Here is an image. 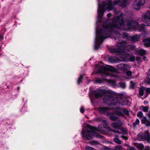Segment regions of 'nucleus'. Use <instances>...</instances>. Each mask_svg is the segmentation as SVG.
I'll use <instances>...</instances> for the list:
<instances>
[{
    "label": "nucleus",
    "instance_id": "f257e3e1",
    "mask_svg": "<svg viewBox=\"0 0 150 150\" xmlns=\"http://www.w3.org/2000/svg\"><path fill=\"white\" fill-rule=\"evenodd\" d=\"M118 14L120 16L115 17L112 23H110L108 25L103 26V28L101 30H97L95 39L94 47L96 49L99 48L104 39L109 37L108 35L110 33V34L119 35L118 33L113 32V28H119L122 25H126L129 29H138V31L144 30L145 25L144 24H142L139 27L138 23L136 22L131 21H124L123 20L122 13L119 11Z\"/></svg>",
    "mask_w": 150,
    "mask_h": 150
},
{
    "label": "nucleus",
    "instance_id": "f03ea898",
    "mask_svg": "<svg viewBox=\"0 0 150 150\" xmlns=\"http://www.w3.org/2000/svg\"><path fill=\"white\" fill-rule=\"evenodd\" d=\"M127 0H117V1H115L112 2L111 0H103L101 3L98 4V21H100V19L102 16L105 11L108 10L109 11L114 9L115 5L117 4L122 7L125 6L127 4Z\"/></svg>",
    "mask_w": 150,
    "mask_h": 150
},
{
    "label": "nucleus",
    "instance_id": "7ed1b4c3",
    "mask_svg": "<svg viewBox=\"0 0 150 150\" xmlns=\"http://www.w3.org/2000/svg\"><path fill=\"white\" fill-rule=\"evenodd\" d=\"M117 45L118 47V49H113L112 52L118 53V56H119L120 57H117V60L127 61L129 59L132 61H133L135 60V58L134 56L132 55L130 57L129 54L125 52L126 47L125 42H119L117 43Z\"/></svg>",
    "mask_w": 150,
    "mask_h": 150
},
{
    "label": "nucleus",
    "instance_id": "20e7f679",
    "mask_svg": "<svg viewBox=\"0 0 150 150\" xmlns=\"http://www.w3.org/2000/svg\"><path fill=\"white\" fill-rule=\"evenodd\" d=\"M96 130L94 129L89 125H87L86 128L83 130L81 132L82 136L88 140L93 138L96 134Z\"/></svg>",
    "mask_w": 150,
    "mask_h": 150
},
{
    "label": "nucleus",
    "instance_id": "39448f33",
    "mask_svg": "<svg viewBox=\"0 0 150 150\" xmlns=\"http://www.w3.org/2000/svg\"><path fill=\"white\" fill-rule=\"evenodd\" d=\"M98 69V72L100 73L104 74L105 76H109L111 77L114 76L112 74L113 72H117V70L112 66H109L108 67L100 65Z\"/></svg>",
    "mask_w": 150,
    "mask_h": 150
},
{
    "label": "nucleus",
    "instance_id": "423d86ee",
    "mask_svg": "<svg viewBox=\"0 0 150 150\" xmlns=\"http://www.w3.org/2000/svg\"><path fill=\"white\" fill-rule=\"evenodd\" d=\"M137 139L141 141L147 140L148 142L150 143V135L149 131H146L143 133H139L137 136Z\"/></svg>",
    "mask_w": 150,
    "mask_h": 150
},
{
    "label": "nucleus",
    "instance_id": "0eeeda50",
    "mask_svg": "<svg viewBox=\"0 0 150 150\" xmlns=\"http://www.w3.org/2000/svg\"><path fill=\"white\" fill-rule=\"evenodd\" d=\"M114 108H115V107L113 105V103H111L108 105V107H99L98 109V110L100 113L104 114H106L107 115L109 116L111 115V113L108 112V111L110 109Z\"/></svg>",
    "mask_w": 150,
    "mask_h": 150
},
{
    "label": "nucleus",
    "instance_id": "6e6552de",
    "mask_svg": "<svg viewBox=\"0 0 150 150\" xmlns=\"http://www.w3.org/2000/svg\"><path fill=\"white\" fill-rule=\"evenodd\" d=\"M128 102V100L127 99H120L115 103H113V105L115 109H118L120 107L119 105L123 106L126 105Z\"/></svg>",
    "mask_w": 150,
    "mask_h": 150
},
{
    "label": "nucleus",
    "instance_id": "1a4fd4ad",
    "mask_svg": "<svg viewBox=\"0 0 150 150\" xmlns=\"http://www.w3.org/2000/svg\"><path fill=\"white\" fill-rule=\"evenodd\" d=\"M144 3V0H136L134 4V8L135 9H139L140 7L143 6Z\"/></svg>",
    "mask_w": 150,
    "mask_h": 150
},
{
    "label": "nucleus",
    "instance_id": "9d476101",
    "mask_svg": "<svg viewBox=\"0 0 150 150\" xmlns=\"http://www.w3.org/2000/svg\"><path fill=\"white\" fill-rule=\"evenodd\" d=\"M122 111L124 113L127 115H129V111L127 110L123 109H121V110H117V111H115V114L120 116H123L124 115L123 113L121 112Z\"/></svg>",
    "mask_w": 150,
    "mask_h": 150
},
{
    "label": "nucleus",
    "instance_id": "9b49d317",
    "mask_svg": "<svg viewBox=\"0 0 150 150\" xmlns=\"http://www.w3.org/2000/svg\"><path fill=\"white\" fill-rule=\"evenodd\" d=\"M142 20L144 22L150 21V11L147 12L142 15Z\"/></svg>",
    "mask_w": 150,
    "mask_h": 150
},
{
    "label": "nucleus",
    "instance_id": "f8f14e48",
    "mask_svg": "<svg viewBox=\"0 0 150 150\" xmlns=\"http://www.w3.org/2000/svg\"><path fill=\"white\" fill-rule=\"evenodd\" d=\"M122 126V123L120 120H118L116 122H113L111 124V126L115 129H119Z\"/></svg>",
    "mask_w": 150,
    "mask_h": 150
},
{
    "label": "nucleus",
    "instance_id": "ddd939ff",
    "mask_svg": "<svg viewBox=\"0 0 150 150\" xmlns=\"http://www.w3.org/2000/svg\"><path fill=\"white\" fill-rule=\"evenodd\" d=\"M105 92L104 90L100 88L99 90H97L95 93L96 98H98L101 97Z\"/></svg>",
    "mask_w": 150,
    "mask_h": 150
},
{
    "label": "nucleus",
    "instance_id": "4468645a",
    "mask_svg": "<svg viewBox=\"0 0 150 150\" xmlns=\"http://www.w3.org/2000/svg\"><path fill=\"white\" fill-rule=\"evenodd\" d=\"M117 67L118 69L122 70H126L129 69L128 66L124 64H118Z\"/></svg>",
    "mask_w": 150,
    "mask_h": 150
},
{
    "label": "nucleus",
    "instance_id": "2eb2a0df",
    "mask_svg": "<svg viewBox=\"0 0 150 150\" xmlns=\"http://www.w3.org/2000/svg\"><path fill=\"white\" fill-rule=\"evenodd\" d=\"M143 42L145 46L149 47L150 46V38L143 40Z\"/></svg>",
    "mask_w": 150,
    "mask_h": 150
},
{
    "label": "nucleus",
    "instance_id": "dca6fc26",
    "mask_svg": "<svg viewBox=\"0 0 150 150\" xmlns=\"http://www.w3.org/2000/svg\"><path fill=\"white\" fill-rule=\"evenodd\" d=\"M140 38V36L139 35H136L131 38V40L134 42H136L138 41Z\"/></svg>",
    "mask_w": 150,
    "mask_h": 150
},
{
    "label": "nucleus",
    "instance_id": "f3484780",
    "mask_svg": "<svg viewBox=\"0 0 150 150\" xmlns=\"http://www.w3.org/2000/svg\"><path fill=\"white\" fill-rule=\"evenodd\" d=\"M112 99V97L110 96H105L103 99L104 102L106 103L107 101H110Z\"/></svg>",
    "mask_w": 150,
    "mask_h": 150
},
{
    "label": "nucleus",
    "instance_id": "a211bd4d",
    "mask_svg": "<svg viewBox=\"0 0 150 150\" xmlns=\"http://www.w3.org/2000/svg\"><path fill=\"white\" fill-rule=\"evenodd\" d=\"M145 90V88L142 86L139 89V94L140 96H143L144 94V92Z\"/></svg>",
    "mask_w": 150,
    "mask_h": 150
},
{
    "label": "nucleus",
    "instance_id": "6ab92c4d",
    "mask_svg": "<svg viewBox=\"0 0 150 150\" xmlns=\"http://www.w3.org/2000/svg\"><path fill=\"white\" fill-rule=\"evenodd\" d=\"M137 52L138 54H139L141 55H143L146 53V51L145 50L142 49L137 50Z\"/></svg>",
    "mask_w": 150,
    "mask_h": 150
},
{
    "label": "nucleus",
    "instance_id": "aec40b11",
    "mask_svg": "<svg viewBox=\"0 0 150 150\" xmlns=\"http://www.w3.org/2000/svg\"><path fill=\"white\" fill-rule=\"evenodd\" d=\"M135 146L136 147L139 149H142L144 148V146L142 144H137Z\"/></svg>",
    "mask_w": 150,
    "mask_h": 150
},
{
    "label": "nucleus",
    "instance_id": "412c9836",
    "mask_svg": "<svg viewBox=\"0 0 150 150\" xmlns=\"http://www.w3.org/2000/svg\"><path fill=\"white\" fill-rule=\"evenodd\" d=\"M113 141L115 143L120 144H121V141L118 138V137H116L115 138L113 139Z\"/></svg>",
    "mask_w": 150,
    "mask_h": 150
},
{
    "label": "nucleus",
    "instance_id": "4be33fe9",
    "mask_svg": "<svg viewBox=\"0 0 150 150\" xmlns=\"http://www.w3.org/2000/svg\"><path fill=\"white\" fill-rule=\"evenodd\" d=\"M108 61L110 62H115L116 60L113 57H110L108 58Z\"/></svg>",
    "mask_w": 150,
    "mask_h": 150
},
{
    "label": "nucleus",
    "instance_id": "5701e85b",
    "mask_svg": "<svg viewBox=\"0 0 150 150\" xmlns=\"http://www.w3.org/2000/svg\"><path fill=\"white\" fill-rule=\"evenodd\" d=\"M136 84L133 81H131L130 83V87L131 88H134L135 87Z\"/></svg>",
    "mask_w": 150,
    "mask_h": 150
},
{
    "label": "nucleus",
    "instance_id": "b1692460",
    "mask_svg": "<svg viewBox=\"0 0 150 150\" xmlns=\"http://www.w3.org/2000/svg\"><path fill=\"white\" fill-rule=\"evenodd\" d=\"M147 120L145 116H143L141 121L142 123L144 124L146 123V121Z\"/></svg>",
    "mask_w": 150,
    "mask_h": 150
},
{
    "label": "nucleus",
    "instance_id": "393cba45",
    "mask_svg": "<svg viewBox=\"0 0 150 150\" xmlns=\"http://www.w3.org/2000/svg\"><path fill=\"white\" fill-rule=\"evenodd\" d=\"M83 78V75H80L78 79V83L79 84L81 82V80Z\"/></svg>",
    "mask_w": 150,
    "mask_h": 150
},
{
    "label": "nucleus",
    "instance_id": "a878e982",
    "mask_svg": "<svg viewBox=\"0 0 150 150\" xmlns=\"http://www.w3.org/2000/svg\"><path fill=\"white\" fill-rule=\"evenodd\" d=\"M139 123V120L137 119L136 121L133 123V125L134 126H135L136 125H138Z\"/></svg>",
    "mask_w": 150,
    "mask_h": 150
},
{
    "label": "nucleus",
    "instance_id": "bb28decb",
    "mask_svg": "<svg viewBox=\"0 0 150 150\" xmlns=\"http://www.w3.org/2000/svg\"><path fill=\"white\" fill-rule=\"evenodd\" d=\"M121 131L122 133L124 134H125L127 133V129L125 128H122L121 129Z\"/></svg>",
    "mask_w": 150,
    "mask_h": 150
},
{
    "label": "nucleus",
    "instance_id": "cd10ccee",
    "mask_svg": "<svg viewBox=\"0 0 150 150\" xmlns=\"http://www.w3.org/2000/svg\"><path fill=\"white\" fill-rule=\"evenodd\" d=\"M137 115L139 118H141L143 117V113L142 112L139 111L137 113Z\"/></svg>",
    "mask_w": 150,
    "mask_h": 150
},
{
    "label": "nucleus",
    "instance_id": "c85d7f7f",
    "mask_svg": "<svg viewBox=\"0 0 150 150\" xmlns=\"http://www.w3.org/2000/svg\"><path fill=\"white\" fill-rule=\"evenodd\" d=\"M108 81L111 85H113L115 84V82L114 81L111 80H108Z\"/></svg>",
    "mask_w": 150,
    "mask_h": 150
},
{
    "label": "nucleus",
    "instance_id": "c756f323",
    "mask_svg": "<svg viewBox=\"0 0 150 150\" xmlns=\"http://www.w3.org/2000/svg\"><path fill=\"white\" fill-rule=\"evenodd\" d=\"M110 119L112 120H115L117 119V117L115 116L112 115L110 117Z\"/></svg>",
    "mask_w": 150,
    "mask_h": 150
},
{
    "label": "nucleus",
    "instance_id": "7c9ffc66",
    "mask_svg": "<svg viewBox=\"0 0 150 150\" xmlns=\"http://www.w3.org/2000/svg\"><path fill=\"white\" fill-rule=\"evenodd\" d=\"M120 87L122 88H124L126 87V85L125 83H120Z\"/></svg>",
    "mask_w": 150,
    "mask_h": 150
},
{
    "label": "nucleus",
    "instance_id": "2f4dec72",
    "mask_svg": "<svg viewBox=\"0 0 150 150\" xmlns=\"http://www.w3.org/2000/svg\"><path fill=\"white\" fill-rule=\"evenodd\" d=\"M122 147L121 146H116L115 149V150H121Z\"/></svg>",
    "mask_w": 150,
    "mask_h": 150
},
{
    "label": "nucleus",
    "instance_id": "473e14b6",
    "mask_svg": "<svg viewBox=\"0 0 150 150\" xmlns=\"http://www.w3.org/2000/svg\"><path fill=\"white\" fill-rule=\"evenodd\" d=\"M143 111L145 112H146L148 111V107H144L142 108Z\"/></svg>",
    "mask_w": 150,
    "mask_h": 150
},
{
    "label": "nucleus",
    "instance_id": "72a5a7b5",
    "mask_svg": "<svg viewBox=\"0 0 150 150\" xmlns=\"http://www.w3.org/2000/svg\"><path fill=\"white\" fill-rule=\"evenodd\" d=\"M126 74L128 76H130L132 75V72L130 71H128L126 72Z\"/></svg>",
    "mask_w": 150,
    "mask_h": 150
},
{
    "label": "nucleus",
    "instance_id": "f704fd0d",
    "mask_svg": "<svg viewBox=\"0 0 150 150\" xmlns=\"http://www.w3.org/2000/svg\"><path fill=\"white\" fill-rule=\"evenodd\" d=\"M85 150H93V148L89 146H87L85 149Z\"/></svg>",
    "mask_w": 150,
    "mask_h": 150
},
{
    "label": "nucleus",
    "instance_id": "c9c22d12",
    "mask_svg": "<svg viewBox=\"0 0 150 150\" xmlns=\"http://www.w3.org/2000/svg\"><path fill=\"white\" fill-rule=\"evenodd\" d=\"M145 124L146 126H150V121L147 120L146 121V123Z\"/></svg>",
    "mask_w": 150,
    "mask_h": 150
},
{
    "label": "nucleus",
    "instance_id": "e433bc0d",
    "mask_svg": "<svg viewBox=\"0 0 150 150\" xmlns=\"http://www.w3.org/2000/svg\"><path fill=\"white\" fill-rule=\"evenodd\" d=\"M127 150H135V149L133 147L129 146L128 147Z\"/></svg>",
    "mask_w": 150,
    "mask_h": 150
},
{
    "label": "nucleus",
    "instance_id": "4c0bfd02",
    "mask_svg": "<svg viewBox=\"0 0 150 150\" xmlns=\"http://www.w3.org/2000/svg\"><path fill=\"white\" fill-rule=\"evenodd\" d=\"M80 111L81 112L83 113L84 111V108L83 107H81V108L80 109Z\"/></svg>",
    "mask_w": 150,
    "mask_h": 150
},
{
    "label": "nucleus",
    "instance_id": "58836bf2",
    "mask_svg": "<svg viewBox=\"0 0 150 150\" xmlns=\"http://www.w3.org/2000/svg\"><path fill=\"white\" fill-rule=\"evenodd\" d=\"M147 76L148 77L150 76V69H149L147 73Z\"/></svg>",
    "mask_w": 150,
    "mask_h": 150
},
{
    "label": "nucleus",
    "instance_id": "ea45409f",
    "mask_svg": "<svg viewBox=\"0 0 150 150\" xmlns=\"http://www.w3.org/2000/svg\"><path fill=\"white\" fill-rule=\"evenodd\" d=\"M146 91L147 93H150V88H147L146 89Z\"/></svg>",
    "mask_w": 150,
    "mask_h": 150
},
{
    "label": "nucleus",
    "instance_id": "a19ab883",
    "mask_svg": "<svg viewBox=\"0 0 150 150\" xmlns=\"http://www.w3.org/2000/svg\"><path fill=\"white\" fill-rule=\"evenodd\" d=\"M121 137L125 140H126L127 139V137L125 136H122Z\"/></svg>",
    "mask_w": 150,
    "mask_h": 150
},
{
    "label": "nucleus",
    "instance_id": "79ce46f5",
    "mask_svg": "<svg viewBox=\"0 0 150 150\" xmlns=\"http://www.w3.org/2000/svg\"><path fill=\"white\" fill-rule=\"evenodd\" d=\"M111 16V14L110 13H108L107 15V17L108 18H109L110 17V16Z\"/></svg>",
    "mask_w": 150,
    "mask_h": 150
},
{
    "label": "nucleus",
    "instance_id": "37998d69",
    "mask_svg": "<svg viewBox=\"0 0 150 150\" xmlns=\"http://www.w3.org/2000/svg\"><path fill=\"white\" fill-rule=\"evenodd\" d=\"M3 39V37L2 35H0V40H2Z\"/></svg>",
    "mask_w": 150,
    "mask_h": 150
},
{
    "label": "nucleus",
    "instance_id": "c03bdc74",
    "mask_svg": "<svg viewBox=\"0 0 150 150\" xmlns=\"http://www.w3.org/2000/svg\"><path fill=\"white\" fill-rule=\"evenodd\" d=\"M140 59V58L139 57H137V60H139Z\"/></svg>",
    "mask_w": 150,
    "mask_h": 150
},
{
    "label": "nucleus",
    "instance_id": "a18cd8bd",
    "mask_svg": "<svg viewBox=\"0 0 150 150\" xmlns=\"http://www.w3.org/2000/svg\"><path fill=\"white\" fill-rule=\"evenodd\" d=\"M148 83L150 84V78L149 79L148 81Z\"/></svg>",
    "mask_w": 150,
    "mask_h": 150
},
{
    "label": "nucleus",
    "instance_id": "49530a36",
    "mask_svg": "<svg viewBox=\"0 0 150 150\" xmlns=\"http://www.w3.org/2000/svg\"><path fill=\"white\" fill-rule=\"evenodd\" d=\"M144 150H150V148H147Z\"/></svg>",
    "mask_w": 150,
    "mask_h": 150
},
{
    "label": "nucleus",
    "instance_id": "de8ad7c7",
    "mask_svg": "<svg viewBox=\"0 0 150 150\" xmlns=\"http://www.w3.org/2000/svg\"><path fill=\"white\" fill-rule=\"evenodd\" d=\"M148 116L150 118V111L149 112L148 114Z\"/></svg>",
    "mask_w": 150,
    "mask_h": 150
},
{
    "label": "nucleus",
    "instance_id": "09e8293b",
    "mask_svg": "<svg viewBox=\"0 0 150 150\" xmlns=\"http://www.w3.org/2000/svg\"><path fill=\"white\" fill-rule=\"evenodd\" d=\"M107 92H108V93H111V92L109 90H108L107 91Z\"/></svg>",
    "mask_w": 150,
    "mask_h": 150
},
{
    "label": "nucleus",
    "instance_id": "8fccbe9b",
    "mask_svg": "<svg viewBox=\"0 0 150 150\" xmlns=\"http://www.w3.org/2000/svg\"><path fill=\"white\" fill-rule=\"evenodd\" d=\"M146 57H144L143 58V59L144 60H145L146 59Z\"/></svg>",
    "mask_w": 150,
    "mask_h": 150
},
{
    "label": "nucleus",
    "instance_id": "3c124183",
    "mask_svg": "<svg viewBox=\"0 0 150 150\" xmlns=\"http://www.w3.org/2000/svg\"><path fill=\"white\" fill-rule=\"evenodd\" d=\"M96 82L97 83H100L101 82H100V81L99 82L98 80H97L96 81Z\"/></svg>",
    "mask_w": 150,
    "mask_h": 150
},
{
    "label": "nucleus",
    "instance_id": "603ef678",
    "mask_svg": "<svg viewBox=\"0 0 150 150\" xmlns=\"http://www.w3.org/2000/svg\"><path fill=\"white\" fill-rule=\"evenodd\" d=\"M104 122H105V124L106 125H107V122L106 121H104Z\"/></svg>",
    "mask_w": 150,
    "mask_h": 150
},
{
    "label": "nucleus",
    "instance_id": "864d4df0",
    "mask_svg": "<svg viewBox=\"0 0 150 150\" xmlns=\"http://www.w3.org/2000/svg\"><path fill=\"white\" fill-rule=\"evenodd\" d=\"M148 26H150V24H149L147 25Z\"/></svg>",
    "mask_w": 150,
    "mask_h": 150
},
{
    "label": "nucleus",
    "instance_id": "5fc2aeb1",
    "mask_svg": "<svg viewBox=\"0 0 150 150\" xmlns=\"http://www.w3.org/2000/svg\"><path fill=\"white\" fill-rule=\"evenodd\" d=\"M112 132H114V130H112Z\"/></svg>",
    "mask_w": 150,
    "mask_h": 150
},
{
    "label": "nucleus",
    "instance_id": "6e6d98bb",
    "mask_svg": "<svg viewBox=\"0 0 150 150\" xmlns=\"http://www.w3.org/2000/svg\"><path fill=\"white\" fill-rule=\"evenodd\" d=\"M98 0V1H99V0Z\"/></svg>",
    "mask_w": 150,
    "mask_h": 150
}]
</instances>
